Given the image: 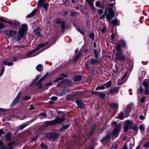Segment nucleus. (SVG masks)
<instances>
[{
	"label": "nucleus",
	"mask_w": 149,
	"mask_h": 149,
	"mask_svg": "<svg viewBox=\"0 0 149 149\" xmlns=\"http://www.w3.org/2000/svg\"><path fill=\"white\" fill-rule=\"evenodd\" d=\"M115 4V3L114 1L113 2L109 4V7H107L106 8L105 10L104 14L101 17V19L103 18L105 16H106L107 19L108 20H110L114 17V13L112 8L113 7V6Z\"/></svg>",
	"instance_id": "1"
},
{
	"label": "nucleus",
	"mask_w": 149,
	"mask_h": 149,
	"mask_svg": "<svg viewBox=\"0 0 149 149\" xmlns=\"http://www.w3.org/2000/svg\"><path fill=\"white\" fill-rule=\"evenodd\" d=\"M116 56L117 59L121 61H123L125 58V56L121 52H117Z\"/></svg>",
	"instance_id": "4"
},
{
	"label": "nucleus",
	"mask_w": 149,
	"mask_h": 149,
	"mask_svg": "<svg viewBox=\"0 0 149 149\" xmlns=\"http://www.w3.org/2000/svg\"><path fill=\"white\" fill-rule=\"evenodd\" d=\"M69 126V124H67L65 125H64L60 129V130L61 131H62L63 130H65L68 128Z\"/></svg>",
	"instance_id": "33"
},
{
	"label": "nucleus",
	"mask_w": 149,
	"mask_h": 149,
	"mask_svg": "<svg viewBox=\"0 0 149 149\" xmlns=\"http://www.w3.org/2000/svg\"><path fill=\"white\" fill-rule=\"evenodd\" d=\"M133 107V105L130 104L128 105L127 107L125 108L124 112L125 117H127L129 116V113Z\"/></svg>",
	"instance_id": "5"
},
{
	"label": "nucleus",
	"mask_w": 149,
	"mask_h": 149,
	"mask_svg": "<svg viewBox=\"0 0 149 149\" xmlns=\"http://www.w3.org/2000/svg\"><path fill=\"white\" fill-rule=\"evenodd\" d=\"M143 89L141 86H139V88L138 89V93L141 95L142 93Z\"/></svg>",
	"instance_id": "40"
},
{
	"label": "nucleus",
	"mask_w": 149,
	"mask_h": 149,
	"mask_svg": "<svg viewBox=\"0 0 149 149\" xmlns=\"http://www.w3.org/2000/svg\"><path fill=\"white\" fill-rule=\"evenodd\" d=\"M41 31V30L39 28H36L34 30L35 34L37 37L40 36H42V34Z\"/></svg>",
	"instance_id": "12"
},
{
	"label": "nucleus",
	"mask_w": 149,
	"mask_h": 149,
	"mask_svg": "<svg viewBox=\"0 0 149 149\" xmlns=\"http://www.w3.org/2000/svg\"><path fill=\"white\" fill-rule=\"evenodd\" d=\"M8 144L9 146V148L10 149H13L14 148L13 146L17 145V143L14 141H12L8 143Z\"/></svg>",
	"instance_id": "20"
},
{
	"label": "nucleus",
	"mask_w": 149,
	"mask_h": 149,
	"mask_svg": "<svg viewBox=\"0 0 149 149\" xmlns=\"http://www.w3.org/2000/svg\"><path fill=\"white\" fill-rule=\"evenodd\" d=\"M99 95L100 97L103 98L105 97L106 95L105 94L103 93H100L99 94Z\"/></svg>",
	"instance_id": "51"
},
{
	"label": "nucleus",
	"mask_w": 149,
	"mask_h": 149,
	"mask_svg": "<svg viewBox=\"0 0 149 149\" xmlns=\"http://www.w3.org/2000/svg\"><path fill=\"white\" fill-rule=\"evenodd\" d=\"M63 79V78L62 77H60V78H58L56 79L54 81V82H57L59 80H62Z\"/></svg>",
	"instance_id": "61"
},
{
	"label": "nucleus",
	"mask_w": 149,
	"mask_h": 149,
	"mask_svg": "<svg viewBox=\"0 0 149 149\" xmlns=\"http://www.w3.org/2000/svg\"><path fill=\"white\" fill-rule=\"evenodd\" d=\"M124 113L121 112L119 116V119L120 120H123V119Z\"/></svg>",
	"instance_id": "50"
},
{
	"label": "nucleus",
	"mask_w": 149,
	"mask_h": 149,
	"mask_svg": "<svg viewBox=\"0 0 149 149\" xmlns=\"http://www.w3.org/2000/svg\"><path fill=\"white\" fill-rule=\"evenodd\" d=\"M77 104L79 107L81 109H83L84 107V104L82 103L81 100H77L76 101Z\"/></svg>",
	"instance_id": "16"
},
{
	"label": "nucleus",
	"mask_w": 149,
	"mask_h": 149,
	"mask_svg": "<svg viewBox=\"0 0 149 149\" xmlns=\"http://www.w3.org/2000/svg\"><path fill=\"white\" fill-rule=\"evenodd\" d=\"M145 100V97H142L140 101L141 103L144 102Z\"/></svg>",
	"instance_id": "62"
},
{
	"label": "nucleus",
	"mask_w": 149,
	"mask_h": 149,
	"mask_svg": "<svg viewBox=\"0 0 149 149\" xmlns=\"http://www.w3.org/2000/svg\"><path fill=\"white\" fill-rule=\"evenodd\" d=\"M111 84V82L110 81H109L106 82L104 85L107 87H109L110 86Z\"/></svg>",
	"instance_id": "47"
},
{
	"label": "nucleus",
	"mask_w": 149,
	"mask_h": 149,
	"mask_svg": "<svg viewBox=\"0 0 149 149\" xmlns=\"http://www.w3.org/2000/svg\"><path fill=\"white\" fill-rule=\"evenodd\" d=\"M120 44L124 48H126V44L124 40H121L120 41Z\"/></svg>",
	"instance_id": "35"
},
{
	"label": "nucleus",
	"mask_w": 149,
	"mask_h": 149,
	"mask_svg": "<svg viewBox=\"0 0 149 149\" xmlns=\"http://www.w3.org/2000/svg\"><path fill=\"white\" fill-rule=\"evenodd\" d=\"M111 92L114 93L113 94H117L118 93V90L117 88L113 89L111 91Z\"/></svg>",
	"instance_id": "43"
},
{
	"label": "nucleus",
	"mask_w": 149,
	"mask_h": 149,
	"mask_svg": "<svg viewBox=\"0 0 149 149\" xmlns=\"http://www.w3.org/2000/svg\"><path fill=\"white\" fill-rule=\"evenodd\" d=\"M22 94V93L21 92H19L18 93L16 97L13 100L12 103L11 104L10 106L11 107H13L18 102V100H19Z\"/></svg>",
	"instance_id": "3"
},
{
	"label": "nucleus",
	"mask_w": 149,
	"mask_h": 149,
	"mask_svg": "<svg viewBox=\"0 0 149 149\" xmlns=\"http://www.w3.org/2000/svg\"><path fill=\"white\" fill-rule=\"evenodd\" d=\"M48 44V42H46L44 43H42L39 45L35 49L36 51L38 50L40 48L44 46L47 45Z\"/></svg>",
	"instance_id": "19"
},
{
	"label": "nucleus",
	"mask_w": 149,
	"mask_h": 149,
	"mask_svg": "<svg viewBox=\"0 0 149 149\" xmlns=\"http://www.w3.org/2000/svg\"><path fill=\"white\" fill-rule=\"evenodd\" d=\"M5 132L3 129H0V136H1L2 134H3Z\"/></svg>",
	"instance_id": "59"
},
{
	"label": "nucleus",
	"mask_w": 149,
	"mask_h": 149,
	"mask_svg": "<svg viewBox=\"0 0 149 149\" xmlns=\"http://www.w3.org/2000/svg\"><path fill=\"white\" fill-rule=\"evenodd\" d=\"M143 146L147 148H149V142L145 143L143 145Z\"/></svg>",
	"instance_id": "57"
},
{
	"label": "nucleus",
	"mask_w": 149,
	"mask_h": 149,
	"mask_svg": "<svg viewBox=\"0 0 149 149\" xmlns=\"http://www.w3.org/2000/svg\"><path fill=\"white\" fill-rule=\"evenodd\" d=\"M41 81L39 80L36 83V85L38 87V88H41L42 86V84L41 83Z\"/></svg>",
	"instance_id": "37"
},
{
	"label": "nucleus",
	"mask_w": 149,
	"mask_h": 149,
	"mask_svg": "<svg viewBox=\"0 0 149 149\" xmlns=\"http://www.w3.org/2000/svg\"><path fill=\"white\" fill-rule=\"evenodd\" d=\"M37 11V9H36L32 11V12L31 13L29 14V15H27L26 16V17L27 18H30L33 17L35 13H36Z\"/></svg>",
	"instance_id": "25"
},
{
	"label": "nucleus",
	"mask_w": 149,
	"mask_h": 149,
	"mask_svg": "<svg viewBox=\"0 0 149 149\" xmlns=\"http://www.w3.org/2000/svg\"><path fill=\"white\" fill-rule=\"evenodd\" d=\"M28 125V124L27 123H25L23 125H21L20 127H19V129H22L25 127L26 126H27Z\"/></svg>",
	"instance_id": "38"
},
{
	"label": "nucleus",
	"mask_w": 149,
	"mask_h": 149,
	"mask_svg": "<svg viewBox=\"0 0 149 149\" xmlns=\"http://www.w3.org/2000/svg\"><path fill=\"white\" fill-rule=\"evenodd\" d=\"M110 20H108L107 19V21H109V24H111V23L113 25L115 26H117L119 25V21L116 19H114L111 22H110L109 21Z\"/></svg>",
	"instance_id": "13"
},
{
	"label": "nucleus",
	"mask_w": 149,
	"mask_h": 149,
	"mask_svg": "<svg viewBox=\"0 0 149 149\" xmlns=\"http://www.w3.org/2000/svg\"><path fill=\"white\" fill-rule=\"evenodd\" d=\"M31 98V97L30 96H25L24 98V100H28L30 99Z\"/></svg>",
	"instance_id": "63"
},
{
	"label": "nucleus",
	"mask_w": 149,
	"mask_h": 149,
	"mask_svg": "<svg viewBox=\"0 0 149 149\" xmlns=\"http://www.w3.org/2000/svg\"><path fill=\"white\" fill-rule=\"evenodd\" d=\"M26 118V116L25 114L23 116L19 117V118L21 120H23Z\"/></svg>",
	"instance_id": "60"
},
{
	"label": "nucleus",
	"mask_w": 149,
	"mask_h": 149,
	"mask_svg": "<svg viewBox=\"0 0 149 149\" xmlns=\"http://www.w3.org/2000/svg\"><path fill=\"white\" fill-rule=\"evenodd\" d=\"M117 148V145L116 143L114 142L113 143L111 149H116Z\"/></svg>",
	"instance_id": "36"
},
{
	"label": "nucleus",
	"mask_w": 149,
	"mask_h": 149,
	"mask_svg": "<svg viewBox=\"0 0 149 149\" xmlns=\"http://www.w3.org/2000/svg\"><path fill=\"white\" fill-rule=\"evenodd\" d=\"M86 1L90 5L93 10H96V9L94 5V0H86Z\"/></svg>",
	"instance_id": "11"
},
{
	"label": "nucleus",
	"mask_w": 149,
	"mask_h": 149,
	"mask_svg": "<svg viewBox=\"0 0 149 149\" xmlns=\"http://www.w3.org/2000/svg\"><path fill=\"white\" fill-rule=\"evenodd\" d=\"M47 137L52 141L55 140L58 137V135L56 133H49Z\"/></svg>",
	"instance_id": "7"
},
{
	"label": "nucleus",
	"mask_w": 149,
	"mask_h": 149,
	"mask_svg": "<svg viewBox=\"0 0 149 149\" xmlns=\"http://www.w3.org/2000/svg\"><path fill=\"white\" fill-rule=\"evenodd\" d=\"M81 79V76H77L74 77L73 78V80L75 81H80Z\"/></svg>",
	"instance_id": "28"
},
{
	"label": "nucleus",
	"mask_w": 149,
	"mask_h": 149,
	"mask_svg": "<svg viewBox=\"0 0 149 149\" xmlns=\"http://www.w3.org/2000/svg\"><path fill=\"white\" fill-rule=\"evenodd\" d=\"M127 72H126L125 73V74H124L123 76L122 77V78L121 80L120 79H118V82L117 83L118 84V85H120L122 84L124 82V79L126 76H127Z\"/></svg>",
	"instance_id": "15"
},
{
	"label": "nucleus",
	"mask_w": 149,
	"mask_h": 149,
	"mask_svg": "<svg viewBox=\"0 0 149 149\" xmlns=\"http://www.w3.org/2000/svg\"><path fill=\"white\" fill-rule=\"evenodd\" d=\"M64 120L65 118L63 117H57L54 120L55 121V123L56 125L57 123L62 122Z\"/></svg>",
	"instance_id": "14"
},
{
	"label": "nucleus",
	"mask_w": 149,
	"mask_h": 149,
	"mask_svg": "<svg viewBox=\"0 0 149 149\" xmlns=\"http://www.w3.org/2000/svg\"><path fill=\"white\" fill-rule=\"evenodd\" d=\"M42 65L41 64H39L37 65L36 68V69L39 71H40L41 70V68Z\"/></svg>",
	"instance_id": "34"
},
{
	"label": "nucleus",
	"mask_w": 149,
	"mask_h": 149,
	"mask_svg": "<svg viewBox=\"0 0 149 149\" xmlns=\"http://www.w3.org/2000/svg\"><path fill=\"white\" fill-rule=\"evenodd\" d=\"M47 114L45 113H41L39 116L40 118L42 119L45 118L47 117Z\"/></svg>",
	"instance_id": "32"
},
{
	"label": "nucleus",
	"mask_w": 149,
	"mask_h": 149,
	"mask_svg": "<svg viewBox=\"0 0 149 149\" xmlns=\"http://www.w3.org/2000/svg\"><path fill=\"white\" fill-rule=\"evenodd\" d=\"M48 6H49V4L47 3H45V4H43V7L45 9V11H46L47 10V7Z\"/></svg>",
	"instance_id": "55"
},
{
	"label": "nucleus",
	"mask_w": 149,
	"mask_h": 149,
	"mask_svg": "<svg viewBox=\"0 0 149 149\" xmlns=\"http://www.w3.org/2000/svg\"><path fill=\"white\" fill-rule=\"evenodd\" d=\"M27 30V25L25 24L22 25L21 28L19 30V36L20 37L23 36L24 33L26 32Z\"/></svg>",
	"instance_id": "2"
},
{
	"label": "nucleus",
	"mask_w": 149,
	"mask_h": 149,
	"mask_svg": "<svg viewBox=\"0 0 149 149\" xmlns=\"http://www.w3.org/2000/svg\"><path fill=\"white\" fill-rule=\"evenodd\" d=\"M145 93L146 95L149 94V90L148 88H145Z\"/></svg>",
	"instance_id": "56"
},
{
	"label": "nucleus",
	"mask_w": 149,
	"mask_h": 149,
	"mask_svg": "<svg viewBox=\"0 0 149 149\" xmlns=\"http://www.w3.org/2000/svg\"><path fill=\"white\" fill-rule=\"evenodd\" d=\"M140 131L141 133H143L145 130V127L144 124H141L139 126V127Z\"/></svg>",
	"instance_id": "30"
},
{
	"label": "nucleus",
	"mask_w": 149,
	"mask_h": 149,
	"mask_svg": "<svg viewBox=\"0 0 149 149\" xmlns=\"http://www.w3.org/2000/svg\"><path fill=\"white\" fill-rule=\"evenodd\" d=\"M112 125H113L115 127V128H120L121 127V125L120 123L117 124L116 121H113L111 123Z\"/></svg>",
	"instance_id": "23"
},
{
	"label": "nucleus",
	"mask_w": 149,
	"mask_h": 149,
	"mask_svg": "<svg viewBox=\"0 0 149 149\" xmlns=\"http://www.w3.org/2000/svg\"><path fill=\"white\" fill-rule=\"evenodd\" d=\"M110 106L115 109H117L118 108V105L116 103H111L110 104Z\"/></svg>",
	"instance_id": "39"
},
{
	"label": "nucleus",
	"mask_w": 149,
	"mask_h": 149,
	"mask_svg": "<svg viewBox=\"0 0 149 149\" xmlns=\"http://www.w3.org/2000/svg\"><path fill=\"white\" fill-rule=\"evenodd\" d=\"M11 133L10 132H8L5 135V137L6 139L9 141L10 140L11 138Z\"/></svg>",
	"instance_id": "27"
},
{
	"label": "nucleus",
	"mask_w": 149,
	"mask_h": 149,
	"mask_svg": "<svg viewBox=\"0 0 149 149\" xmlns=\"http://www.w3.org/2000/svg\"><path fill=\"white\" fill-rule=\"evenodd\" d=\"M115 48L117 50V52H121V47L120 44H118L115 47Z\"/></svg>",
	"instance_id": "31"
},
{
	"label": "nucleus",
	"mask_w": 149,
	"mask_h": 149,
	"mask_svg": "<svg viewBox=\"0 0 149 149\" xmlns=\"http://www.w3.org/2000/svg\"><path fill=\"white\" fill-rule=\"evenodd\" d=\"M125 125H127L128 126L130 125L131 124V122L130 120H127L125 121Z\"/></svg>",
	"instance_id": "52"
},
{
	"label": "nucleus",
	"mask_w": 149,
	"mask_h": 149,
	"mask_svg": "<svg viewBox=\"0 0 149 149\" xmlns=\"http://www.w3.org/2000/svg\"><path fill=\"white\" fill-rule=\"evenodd\" d=\"M19 23L18 22L16 21H13V24L12 25L14 27H17L19 25Z\"/></svg>",
	"instance_id": "29"
},
{
	"label": "nucleus",
	"mask_w": 149,
	"mask_h": 149,
	"mask_svg": "<svg viewBox=\"0 0 149 149\" xmlns=\"http://www.w3.org/2000/svg\"><path fill=\"white\" fill-rule=\"evenodd\" d=\"M94 53L95 55V58H96L97 59L98 58V52L96 50L94 49Z\"/></svg>",
	"instance_id": "53"
},
{
	"label": "nucleus",
	"mask_w": 149,
	"mask_h": 149,
	"mask_svg": "<svg viewBox=\"0 0 149 149\" xmlns=\"http://www.w3.org/2000/svg\"><path fill=\"white\" fill-rule=\"evenodd\" d=\"M124 131L125 132H127L128 130L129 126L127 125H125L124 127Z\"/></svg>",
	"instance_id": "48"
},
{
	"label": "nucleus",
	"mask_w": 149,
	"mask_h": 149,
	"mask_svg": "<svg viewBox=\"0 0 149 149\" xmlns=\"http://www.w3.org/2000/svg\"><path fill=\"white\" fill-rule=\"evenodd\" d=\"M95 5L97 7H100V2L98 1H97L95 3Z\"/></svg>",
	"instance_id": "54"
},
{
	"label": "nucleus",
	"mask_w": 149,
	"mask_h": 149,
	"mask_svg": "<svg viewBox=\"0 0 149 149\" xmlns=\"http://www.w3.org/2000/svg\"><path fill=\"white\" fill-rule=\"evenodd\" d=\"M91 60L90 63L91 65H95L98 62L97 59L96 58L95 59L92 58Z\"/></svg>",
	"instance_id": "26"
},
{
	"label": "nucleus",
	"mask_w": 149,
	"mask_h": 149,
	"mask_svg": "<svg viewBox=\"0 0 149 149\" xmlns=\"http://www.w3.org/2000/svg\"><path fill=\"white\" fill-rule=\"evenodd\" d=\"M3 64L4 65H7L8 66L12 65L13 64V63L12 62L8 63L7 60H4L3 61Z\"/></svg>",
	"instance_id": "24"
},
{
	"label": "nucleus",
	"mask_w": 149,
	"mask_h": 149,
	"mask_svg": "<svg viewBox=\"0 0 149 149\" xmlns=\"http://www.w3.org/2000/svg\"><path fill=\"white\" fill-rule=\"evenodd\" d=\"M121 127L115 128L113 131L112 134L114 138H116L118 137L119 135Z\"/></svg>",
	"instance_id": "6"
},
{
	"label": "nucleus",
	"mask_w": 149,
	"mask_h": 149,
	"mask_svg": "<svg viewBox=\"0 0 149 149\" xmlns=\"http://www.w3.org/2000/svg\"><path fill=\"white\" fill-rule=\"evenodd\" d=\"M36 52L35 49L30 51L29 52L26 53V57L27 58L31 57L33 56H35L38 54V53L37 54H34V53Z\"/></svg>",
	"instance_id": "9"
},
{
	"label": "nucleus",
	"mask_w": 149,
	"mask_h": 149,
	"mask_svg": "<svg viewBox=\"0 0 149 149\" xmlns=\"http://www.w3.org/2000/svg\"><path fill=\"white\" fill-rule=\"evenodd\" d=\"M82 55V54L81 53H79L75 57V60H76L79 58Z\"/></svg>",
	"instance_id": "41"
},
{
	"label": "nucleus",
	"mask_w": 149,
	"mask_h": 149,
	"mask_svg": "<svg viewBox=\"0 0 149 149\" xmlns=\"http://www.w3.org/2000/svg\"><path fill=\"white\" fill-rule=\"evenodd\" d=\"M56 22L57 24H61L62 31H63L65 28V23L64 22L61 21L60 19L58 18L56 20Z\"/></svg>",
	"instance_id": "8"
},
{
	"label": "nucleus",
	"mask_w": 149,
	"mask_h": 149,
	"mask_svg": "<svg viewBox=\"0 0 149 149\" xmlns=\"http://www.w3.org/2000/svg\"><path fill=\"white\" fill-rule=\"evenodd\" d=\"M57 98V97L56 96H53L51 97V99L54 100H56Z\"/></svg>",
	"instance_id": "64"
},
{
	"label": "nucleus",
	"mask_w": 149,
	"mask_h": 149,
	"mask_svg": "<svg viewBox=\"0 0 149 149\" xmlns=\"http://www.w3.org/2000/svg\"><path fill=\"white\" fill-rule=\"evenodd\" d=\"M55 121L54 120L47 121L45 122V124L47 125H55Z\"/></svg>",
	"instance_id": "21"
},
{
	"label": "nucleus",
	"mask_w": 149,
	"mask_h": 149,
	"mask_svg": "<svg viewBox=\"0 0 149 149\" xmlns=\"http://www.w3.org/2000/svg\"><path fill=\"white\" fill-rule=\"evenodd\" d=\"M94 128H92L90 133L87 134V135L88 137H90L92 136L93 133L94 131Z\"/></svg>",
	"instance_id": "44"
},
{
	"label": "nucleus",
	"mask_w": 149,
	"mask_h": 149,
	"mask_svg": "<svg viewBox=\"0 0 149 149\" xmlns=\"http://www.w3.org/2000/svg\"><path fill=\"white\" fill-rule=\"evenodd\" d=\"M49 73H47L40 79V80L42 81L48 75Z\"/></svg>",
	"instance_id": "42"
},
{
	"label": "nucleus",
	"mask_w": 149,
	"mask_h": 149,
	"mask_svg": "<svg viewBox=\"0 0 149 149\" xmlns=\"http://www.w3.org/2000/svg\"><path fill=\"white\" fill-rule=\"evenodd\" d=\"M40 146L42 149H47V146L44 144H40Z\"/></svg>",
	"instance_id": "46"
},
{
	"label": "nucleus",
	"mask_w": 149,
	"mask_h": 149,
	"mask_svg": "<svg viewBox=\"0 0 149 149\" xmlns=\"http://www.w3.org/2000/svg\"><path fill=\"white\" fill-rule=\"evenodd\" d=\"M89 36L93 40H94V34L93 33H90L89 35Z\"/></svg>",
	"instance_id": "58"
},
{
	"label": "nucleus",
	"mask_w": 149,
	"mask_h": 149,
	"mask_svg": "<svg viewBox=\"0 0 149 149\" xmlns=\"http://www.w3.org/2000/svg\"><path fill=\"white\" fill-rule=\"evenodd\" d=\"M39 6H42L43 5L44 2L43 0H39L38 3Z\"/></svg>",
	"instance_id": "45"
},
{
	"label": "nucleus",
	"mask_w": 149,
	"mask_h": 149,
	"mask_svg": "<svg viewBox=\"0 0 149 149\" xmlns=\"http://www.w3.org/2000/svg\"><path fill=\"white\" fill-rule=\"evenodd\" d=\"M111 138V134L110 133H107L105 136L103 137L100 139V141L103 142L104 141H109Z\"/></svg>",
	"instance_id": "10"
},
{
	"label": "nucleus",
	"mask_w": 149,
	"mask_h": 149,
	"mask_svg": "<svg viewBox=\"0 0 149 149\" xmlns=\"http://www.w3.org/2000/svg\"><path fill=\"white\" fill-rule=\"evenodd\" d=\"M17 33V32L13 31H8L6 32V34L7 36L9 37L12 36L13 34Z\"/></svg>",
	"instance_id": "18"
},
{
	"label": "nucleus",
	"mask_w": 149,
	"mask_h": 149,
	"mask_svg": "<svg viewBox=\"0 0 149 149\" xmlns=\"http://www.w3.org/2000/svg\"><path fill=\"white\" fill-rule=\"evenodd\" d=\"M143 85L145 88H148L149 85V80L146 79L143 82Z\"/></svg>",
	"instance_id": "22"
},
{
	"label": "nucleus",
	"mask_w": 149,
	"mask_h": 149,
	"mask_svg": "<svg viewBox=\"0 0 149 149\" xmlns=\"http://www.w3.org/2000/svg\"><path fill=\"white\" fill-rule=\"evenodd\" d=\"M131 142L130 143L129 146L130 149H132L134 146V138H131L127 142L128 143L129 142Z\"/></svg>",
	"instance_id": "17"
},
{
	"label": "nucleus",
	"mask_w": 149,
	"mask_h": 149,
	"mask_svg": "<svg viewBox=\"0 0 149 149\" xmlns=\"http://www.w3.org/2000/svg\"><path fill=\"white\" fill-rule=\"evenodd\" d=\"M105 88V87L104 86H99L97 87L95 89V90H98L99 89H104Z\"/></svg>",
	"instance_id": "49"
}]
</instances>
